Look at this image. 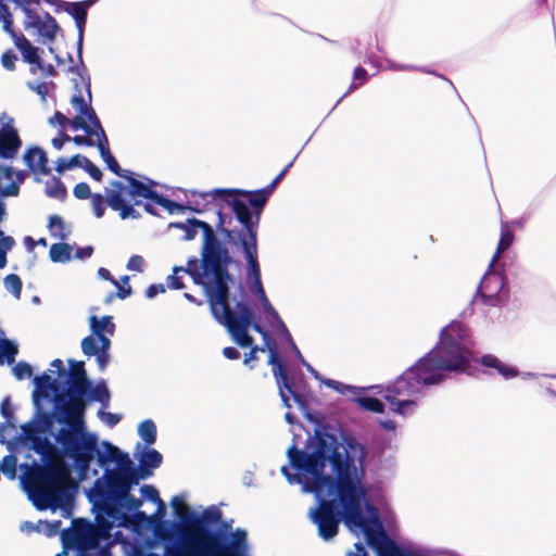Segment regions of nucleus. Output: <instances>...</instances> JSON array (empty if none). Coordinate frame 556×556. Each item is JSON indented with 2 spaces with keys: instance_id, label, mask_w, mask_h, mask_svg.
<instances>
[{
  "instance_id": "obj_1",
  "label": "nucleus",
  "mask_w": 556,
  "mask_h": 556,
  "mask_svg": "<svg viewBox=\"0 0 556 556\" xmlns=\"http://www.w3.org/2000/svg\"><path fill=\"white\" fill-rule=\"evenodd\" d=\"M55 419L61 428L54 433L60 452L73 463L79 481L89 479L90 464L94 457L103 475L96 479L88 491V497L99 510L98 519H105L106 530L125 525L127 518L122 511H135L142 501L130 494L140 479L150 477L162 464L163 456L150 445L137 443L134 453L139 471L129 455L108 441L99 445L98 434L88 430L85 420V405L76 401H60L55 406Z\"/></svg>"
},
{
  "instance_id": "obj_2",
  "label": "nucleus",
  "mask_w": 556,
  "mask_h": 556,
  "mask_svg": "<svg viewBox=\"0 0 556 556\" xmlns=\"http://www.w3.org/2000/svg\"><path fill=\"white\" fill-rule=\"evenodd\" d=\"M473 358V342L469 329L462 323L452 321L440 332L439 343L406 369L393 384L386 388L370 387L382 394L390 409L403 417L413 415L424 388L443 382L450 374H463Z\"/></svg>"
},
{
  "instance_id": "obj_3",
  "label": "nucleus",
  "mask_w": 556,
  "mask_h": 556,
  "mask_svg": "<svg viewBox=\"0 0 556 556\" xmlns=\"http://www.w3.org/2000/svg\"><path fill=\"white\" fill-rule=\"evenodd\" d=\"M184 275H189L195 285L203 287L212 315L227 328L232 341L239 346H249L252 339L247 334V329L251 324V309L245 304L247 295L242 286L239 285L237 292L230 296L229 283L232 278L228 266L218 264L208 269L202 260L191 257L186 267L173 268V274L166 278L167 287L173 290L185 288Z\"/></svg>"
},
{
  "instance_id": "obj_4",
  "label": "nucleus",
  "mask_w": 556,
  "mask_h": 556,
  "mask_svg": "<svg viewBox=\"0 0 556 556\" xmlns=\"http://www.w3.org/2000/svg\"><path fill=\"white\" fill-rule=\"evenodd\" d=\"M21 468V484L38 510H61L63 518L72 515L70 475L62 466H41L36 460L24 463Z\"/></svg>"
},
{
  "instance_id": "obj_5",
  "label": "nucleus",
  "mask_w": 556,
  "mask_h": 556,
  "mask_svg": "<svg viewBox=\"0 0 556 556\" xmlns=\"http://www.w3.org/2000/svg\"><path fill=\"white\" fill-rule=\"evenodd\" d=\"M187 206L182 205L186 210L195 213H202L210 210L213 205L219 206L218 211V230L227 238L232 239V230L229 229L231 217L224 213V207L227 206L236 215L237 220L244 228V232L253 227L249 217L247 201L238 195L236 189H213L210 191L188 190L186 191Z\"/></svg>"
},
{
  "instance_id": "obj_6",
  "label": "nucleus",
  "mask_w": 556,
  "mask_h": 556,
  "mask_svg": "<svg viewBox=\"0 0 556 556\" xmlns=\"http://www.w3.org/2000/svg\"><path fill=\"white\" fill-rule=\"evenodd\" d=\"M34 383L33 402L36 414L31 421L23 426V429L26 439L31 441L34 451L47 459L54 455V446L49 441L48 434L50 433L54 438V433L61 428V425L55 419V408L52 416L41 412L40 401L49 397V391L53 389L51 377L48 374H42L34 379ZM60 401L74 400L59 396L54 402V407ZM75 401L81 403L79 400Z\"/></svg>"
},
{
  "instance_id": "obj_7",
  "label": "nucleus",
  "mask_w": 556,
  "mask_h": 556,
  "mask_svg": "<svg viewBox=\"0 0 556 556\" xmlns=\"http://www.w3.org/2000/svg\"><path fill=\"white\" fill-rule=\"evenodd\" d=\"M247 334L252 339V343L248 346L251 351L244 355L243 363L249 365L252 361L256 359L258 351H268V364L273 367V375L279 390V395L287 408L292 407V403L298 404L301 408L304 407L303 401L292 390L288 382L285 368L279 359L275 342L269 338L267 331L258 323H253V314L251 313V324L247 329Z\"/></svg>"
},
{
  "instance_id": "obj_8",
  "label": "nucleus",
  "mask_w": 556,
  "mask_h": 556,
  "mask_svg": "<svg viewBox=\"0 0 556 556\" xmlns=\"http://www.w3.org/2000/svg\"><path fill=\"white\" fill-rule=\"evenodd\" d=\"M169 228H176L184 232V240H193L199 230L203 235L202 247V261L206 264L208 269L217 266L218 264L228 266L231 257L227 248L217 239L213 228L205 222L189 218L186 222L170 223Z\"/></svg>"
},
{
  "instance_id": "obj_9",
  "label": "nucleus",
  "mask_w": 556,
  "mask_h": 556,
  "mask_svg": "<svg viewBox=\"0 0 556 556\" xmlns=\"http://www.w3.org/2000/svg\"><path fill=\"white\" fill-rule=\"evenodd\" d=\"M90 102V91H88V100L81 93H75L72 97L71 104L76 115L71 121V128L81 129L86 135L72 137L71 141L77 146L99 147V143L105 141V132Z\"/></svg>"
},
{
  "instance_id": "obj_10",
  "label": "nucleus",
  "mask_w": 556,
  "mask_h": 556,
  "mask_svg": "<svg viewBox=\"0 0 556 556\" xmlns=\"http://www.w3.org/2000/svg\"><path fill=\"white\" fill-rule=\"evenodd\" d=\"M101 532L85 520H74L73 528L61 532L64 553L67 549H77L80 556H112L110 546L100 547Z\"/></svg>"
},
{
  "instance_id": "obj_11",
  "label": "nucleus",
  "mask_w": 556,
  "mask_h": 556,
  "mask_svg": "<svg viewBox=\"0 0 556 556\" xmlns=\"http://www.w3.org/2000/svg\"><path fill=\"white\" fill-rule=\"evenodd\" d=\"M253 227H250L247 232L239 235V240L242 244V250L248 263V276L251 281V291L255 293L260 302L267 300V295L262 285L261 270L257 261V240Z\"/></svg>"
},
{
  "instance_id": "obj_12",
  "label": "nucleus",
  "mask_w": 556,
  "mask_h": 556,
  "mask_svg": "<svg viewBox=\"0 0 556 556\" xmlns=\"http://www.w3.org/2000/svg\"><path fill=\"white\" fill-rule=\"evenodd\" d=\"M125 178L128 181L131 198L134 199V204L139 205L141 202L137 198H143L152 200L154 203L163 206L170 214L180 213L184 211L185 207L181 204L173 202L154 191L153 188L157 185L155 181L149 178L138 180L128 177L127 175Z\"/></svg>"
},
{
  "instance_id": "obj_13",
  "label": "nucleus",
  "mask_w": 556,
  "mask_h": 556,
  "mask_svg": "<svg viewBox=\"0 0 556 556\" xmlns=\"http://www.w3.org/2000/svg\"><path fill=\"white\" fill-rule=\"evenodd\" d=\"M105 200L108 205L119 213L122 219L140 217V214L134 208L131 192L129 186L114 180L105 188Z\"/></svg>"
},
{
  "instance_id": "obj_14",
  "label": "nucleus",
  "mask_w": 556,
  "mask_h": 556,
  "mask_svg": "<svg viewBox=\"0 0 556 556\" xmlns=\"http://www.w3.org/2000/svg\"><path fill=\"white\" fill-rule=\"evenodd\" d=\"M478 292L484 303L496 306L506 299L505 281L501 273L489 269L483 276Z\"/></svg>"
},
{
  "instance_id": "obj_15",
  "label": "nucleus",
  "mask_w": 556,
  "mask_h": 556,
  "mask_svg": "<svg viewBox=\"0 0 556 556\" xmlns=\"http://www.w3.org/2000/svg\"><path fill=\"white\" fill-rule=\"evenodd\" d=\"M186 556H216L218 545L214 536L199 531H190L182 542Z\"/></svg>"
},
{
  "instance_id": "obj_16",
  "label": "nucleus",
  "mask_w": 556,
  "mask_h": 556,
  "mask_svg": "<svg viewBox=\"0 0 556 556\" xmlns=\"http://www.w3.org/2000/svg\"><path fill=\"white\" fill-rule=\"evenodd\" d=\"M1 415L7 419L5 422H2L0 425V443L5 444L8 450L11 453L18 452V448L21 446L28 447L29 450L33 448V443L30 440L26 439V435L24 433V429L22 428V433L16 438L15 440H7V434H10L12 431L15 430V426L10 421V419L13 416V409L10 403V399L5 397L0 406Z\"/></svg>"
},
{
  "instance_id": "obj_17",
  "label": "nucleus",
  "mask_w": 556,
  "mask_h": 556,
  "mask_svg": "<svg viewBox=\"0 0 556 556\" xmlns=\"http://www.w3.org/2000/svg\"><path fill=\"white\" fill-rule=\"evenodd\" d=\"M0 21L2 22L3 30L12 37L16 48L21 51L24 61L29 64H35V62H38V49L34 47L24 36H17L14 33L12 28V14L10 13L8 7H2L1 4Z\"/></svg>"
},
{
  "instance_id": "obj_18",
  "label": "nucleus",
  "mask_w": 556,
  "mask_h": 556,
  "mask_svg": "<svg viewBox=\"0 0 556 556\" xmlns=\"http://www.w3.org/2000/svg\"><path fill=\"white\" fill-rule=\"evenodd\" d=\"M111 339L99 338L93 334L87 336L81 340V351L88 356H94L99 369L103 371L110 362Z\"/></svg>"
},
{
  "instance_id": "obj_19",
  "label": "nucleus",
  "mask_w": 556,
  "mask_h": 556,
  "mask_svg": "<svg viewBox=\"0 0 556 556\" xmlns=\"http://www.w3.org/2000/svg\"><path fill=\"white\" fill-rule=\"evenodd\" d=\"M25 177L26 174L23 170H16L9 166L0 167V195H16Z\"/></svg>"
},
{
  "instance_id": "obj_20",
  "label": "nucleus",
  "mask_w": 556,
  "mask_h": 556,
  "mask_svg": "<svg viewBox=\"0 0 556 556\" xmlns=\"http://www.w3.org/2000/svg\"><path fill=\"white\" fill-rule=\"evenodd\" d=\"M236 190L238 192V195L241 199H244L247 201L249 217H250L251 224L253 225V231L256 232L260 214L268 199L269 193L267 191H265L264 189H262L253 194L243 192L238 189H236Z\"/></svg>"
},
{
  "instance_id": "obj_21",
  "label": "nucleus",
  "mask_w": 556,
  "mask_h": 556,
  "mask_svg": "<svg viewBox=\"0 0 556 556\" xmlns=\"http://www.w3.org/2000/svg\"><path fill=\"white\" fill-rule=\"evenodd\" d=\"M261 306H262V311L264 314V318L267 321L268 326L277 333H281L282 336H285L286 339L292 345L293 351L295 353L300 354V351L298 350L296 345L294 344L289 330L287 329L285 323L280 318L277 311L274 308V306L271 305L269 300L267 299L264 302H262Z\"/></svg>"
},
{
  "instance_id": "obj_22",
  "label": "nucleus",
  "mask_w": 556,
  "mask_h": 556,
  "mask_svg": "<svg viewBox=\"0 0 556 556\" xmlns=\"http://www.w3.org/2000/svg\"><path fill=\"white\" fill-rule=\"evenodd\" d=\"M22 146L16 128L0 129V159H13Z\"/></svg>"
},
{
  "instance_id": "obj_23",
  "label": "nucleus",
  "mask_w": 556,
  "mask_h": 556,
  "mask_svg": "<svg viewBox=\"0 0 556 556\" xmlns=\"http://www.w3.org/2000/svg\"><path fill=\"white\" fill-rule=\"evenodd\" d=\"M25 164L36 175H49L51 168L48 165L47 153L39 147L29 148L23 155Z\"/></svg>"
},
{
  "instance_id": "obj_24",
  "label": "nucleus",
  "mask_w": 556,
  "mask_h": 556,
  "mask_svg": "<svg viewBox=\"0 0 556 556\" xmlns=\"http://www.w3.org/2000/svg\"><path fill=\"white\" fill-rule=\"evenodd\" d=\"M89 328L91 334L99 338H111L115 332V325L112 316L97 317L94 315L89 317Z\"/></svg>"
},
{
  "instance_id": "obj_25",
  "label": "nucleus",
  "mask_w": 556,
  "mask_h": 556,
  "mask_svg": "<svg viewBox=\"0 0 556 556\" xmlns=\"http://www.w3.org/2000/svg\"><path fill=\"white\" fill-rule=\"evenodd\" d=\"M481 364L486 368L495 369L504 379H513L519 375L517 368L502 362L491 354L483 355L481 357Z\"/></svg>"
},
{
  "instance_id": "obj_26",
  "label": "nucleus",
  "mask_w": 556,
  "mask_h": 556,
  "mask_svg": "<svg viewBox=\"0 0 556 556\" xmlns=\"http://www.w3.org/2000/svg\"><path fill=\"white\" fill-rule=\"evenodd\" d=\"M70 375L73 379V386L71 387V390L77 393H84L87 384L85 364L84 362L70 361Z\"/></svg>"
},
{
  "instance_id": "obj_27",
  "label": "nucleus",
  "mask_w": 556,
  "mask_h": 556,
  "mask_svg": "<svg viewBox=\"0 0 556 556\" xmlns=\"http://www.w3.org/2000/svg\"><path fill=\"white\" fill-rule=\"evenodd\" d=\"M66 11L74 17L78 28V43L79 48L83 42L84 28L86 25L87 9L85 3H68Z\"/></svg>"
},
{
  "instance_id": "obj_28",
  "label": "nucleus",
  "mask_w": 556,
  "mask_h": 556,
  "mask_svg": "<svg viewBox=\"0 0 556 556\" xmlns=\"http://www.w3.org/2000/svg\"><path fill=\"white\" fill-rule=\"evenodd\" d=\"M47 227L50 236L59 240L67 239L72 232L71 226L59 215H51Z\"/></svg>"
},
{
  "instance_id": "obj_29",
  "label": "nucleus",
  "mask_w": 556,
  "mask_h": 556,
  "mask_svg": "<svg viewBox=\"0 0 556 556\" xmlns=\"http://www.w3.org/2000/svg\"><path fill=\"white\" fill-rule=\"evenodd\" d=\"M222 513L215 506H210L204 509L201 515L195 513L190 514V519L188 522H191L195 526H201L204 523H217L220 520Z\"/></svg>"
},
{
  "instance_id": "obj_30",
  "label": "nucleus",
  "mask_w": 556,
  "mask_h": 556,
  "mask_svg": "<svg viewBox=\"0 0 556 556\" xmlns=\"http://www.w3.org/2000/svg\"><path fill=\"white\" fill-rule=\"evenodd\" d=\"M98 149H99L100 155H101L103 162L106 164L108 168L110 170H112L114 174H116L117 176L126 177V173H128V172L122 170L118 163L116 162L115 157L111 154V152L109 150V141H108L106 137H105L104 142L99 143Z\"/></svg>"
},
{
  "instance_id": "obj_31",
  "label": "nucleus",
  "mask_w": 556,
  "mask_h": 556,
  "mask_svg": "<svg viewBox=\"0 0 556 556\" xmlns=\"http://www.w3.org/2000/svg\"><path fill=\"white\" fill-rule=\"evenodd\" d=\"M17 344L14 341L4 338V333L0 334V364H12L17 354Z\"/></svg>"
},
{
  "instance_id": "obj_32",
  "label": "nucleus",
  "mask_w": 556,
  "mask_h": 556,
  "mask_svg": "<svg viewBox=\"0 0 556 556\" xmlns=\"http://www.w3.org/2000/svg\"><path fill=\"white\" fill-rule=\"evenodd\" d=\"M72 247L67 243H54L51 245L49 255L53 263H67L72 258Z\"/></svg>"
},
{
  "instance_id": "obj_33",
  "label": "nucleus",
  "mask_w": 556,
  "mask_h": 556,
  "mask_svg": "<svg viewBox=\"0 0 556 556\" xmlns=\"http://www.w3.org/2000/svg\"><path fill=\"white\" fill-rule=\"evenodd\" d=\"M35 29L41 37L52 40L58 31V25L55 20L46 13Z\"/></svg>"
},
{
  "instance_id": "obj_34",
  "label": "nucleus",
  "mask_w": 556,
  "mask_h": 556,
  "mask_svg": "<svg viewBox=\"0 0 556 556\" xmlns=\"http://www.w3.org/2000/svg\"><path fill=\"white\" fill-rule=\"evenodd\" d=\"M366 62L371 64L377 71L391 70V71H412L417 70L413 65L399 64L390 60H386V64L379 60V58L370 54L366 58Z\"/></svg>"
},
{
  "instance_id": "obj_35",
  "label": "nucleus",
  "mask_w": 556,
  "mask_h": 556,
  "mask_svg": "<svg viewBox=\"0 0 556 556\" xmlns=\"http://www.w3.org/2000/svg\"><path fill=\"white\" fill-rule=\"evenodd\" d=\"M513 241H514V233L506 226H502L501 238H500V241L497 244V250L492 257L490 267L494 266V264L500 258L501 254L511 245Z\"/></svg>"
},
{
  "instance_id": "obj_36",
  "label": "nucleus",
  "mask_w": 556,
  "mask_h": 556,
  "mask_svg": "<svg viewBox=\"0 0 556 556\" xmlns=\"http://www.w3.org/2000/svg\"><path fill=\"white\" fill-rule=\"evenodd\" d=\"M138 434L144 442L143 445H152L156 440V426L151 419H146L138 426Z\"/></svg>"
},
{
  "instance_id": "obj_37",
  "label": "nucleus",
  "mask_w": 556,
  "mask_h": 556,
  "mask_svg": "<svg viewBox=\"0 0 556 556\" xmlns=\"http://www.w3.org/2000/svg\"><path fill=\"white\" fill-rule=\"evenodd\" d=\"M85 156L80 154L73 155L72 157H59L55 162V170L59 174L64 173L65 170L73 169L75 167H81L83 166V160Z\"/></svg>"
},
{
  "instance_id": "obj_38",
  "label": "nucleus",
  "mask_w": 556,
  "mask_h": 556,
  "mask_svg": "<svg viewBox=\"0 0 556 556\" xmlns=\"http://www.w3.org/2000/svg\"><path fill=\"white\" fill-rule=\"evenodd\" d=\"M141 495L144 500L157 504V515L162 516L165 511V504L160 498L159 491L153 485H143L140 489Z\"/></svg>"
},
{
  "instance_id": "obj_39",
  "label": "nucleus",
  "mask_w": 556,
  "mask_h": 556,
  "mask_svg": "<svg viewBox=\"0 0 556 556\" xmlns=\"http://www.w3.org/2000/svg\"><path fill=\"white\" fill-rule=\"evenodd\" d=\"M90 397L93 401L101 403L102 408H106L110 403V391L104 382L96 384L90 390Z\"/></svg>"
},
{
  "instance_id": "obj_40",
  "label": "nucleus",
  "mask_w": 556,
  "mask_h": 556,
  "mask_svg": "<svg viewBox=\"0 0 556 556\" xmlns=\"http://www.w3.org/2000/svg\"><path fill=\"white\" fill-rule=\"evenodd\" d=\"M46 193L50 198L63 199L66 194V189L59 178L52 177L46 182Z\"/></svg>"
},
{
  "instance_id": "obj_41",
  "label": "nucleus",
  "mask_w": 556,
  "mask_h": 556,
  "mask_svg": "<svg viewBox=\"0 0 556 556\" xmlns=\"http://www.w3.org/2000/svg\"><path fill=\"white\" fill-rule=\"evenodd\" d=\"M320 382L323 384L327 386L328 388L336 390L337 392H339L341 394H345L346 392H350L352 395H357L361 392V389H358V388L348 386V384L341 383V382H339L337 380H332V379L323 378V380Z\"/></svg>"
},
{
  "instance_id": "obj_42",
  "label": "nucleus",
  "mask_w": 556,
  "mask_h": 556,
  "mask_svg": "<svg viewBox=\"0 0 556 556\" xmlns=\"http://www.w3.org/2000/svg\"><path fill=\"white\" fill-rule=\"evenodd\" d=\"M4 287L15 299H20L22 291V281L15 274H10L4 278Z\"/></svg>"
},
{
  "instance_id": "obj_43",
  "label": "nucleus",
  "mask_w": 556,
  "mask_h": 556,
  "mask_svg": "<svg viewBox=\"0 0 556 556\" xmlns=\"http://www.w3.org/2000/svg\"><path fill=\"white\" fill-rule=\"evenodd\" d=\"M16 466L17 458L14 455H7L3 457L2 466L0 467L3 475L10 479L14 480L16 478Z\"/></svg>"
},
{
  "instance_id": "obj_44",
  "label": "nucleus",
  "mask_w": 556,
  "mask_h": 556,
  "mask_svg": "<svg viewBox=\"0 0 556 556\" xmlns=\"http://www.w3.org/2000/svg\"><path fill=\"white\" fill-rule=\"evenodd\" d=\"M357 404L363 407L366 410L374 412V413H381L383 412V404L370 396H363L356 399Z\"/></svg>"
},
{
  "instance_id": "obj_45",
  "label": "nucleus",
  "mask_w": 556,
  "mask_h": 556,
  "mask_svg": "<svg viewBox=\"0 0 556 556\" xmlns=\"http://www.w3.org/2000/svg\"><path fill=\"white\" fill-rule=\"evenodd\" d=\"M172 506L176 510L177 515L184 519L185 521H189L190 519V511L188 505L185 503L184 498L181 496H174L172 498Z\"/></svg>"
},
{
  "instance_id": "obj_46",
  "label": "nucleus",
  "mask_w": 556,
  "mask_h": 556,
  "mask_svg": "<svg viewBox=\"0 0 556 556\" xmlns=\"http://www.w3.org/2000/svg\"><path fill=\"white\" fill-rule=\"evenodd\" d=\"M245 539L247 533L244 530L237 529L231 534V541L229 543L228 549L233 552H239L241 548L245 547Z\"/></svg>"
},
{
  "instance_id": "obj_47",
  "label": "nucleus",
  "mask_w": 556,
  "mask_h": 556,
  "mask_svg": "<svg viewBox=\"0 0 556 556\" xmlns=\"http://www.w3.org/2000/svg\"><path fill=\"white\" fill-rule=\"evenodd\" d=\"M38 528H40V533L46 534L47 536H54L59 533L61 528V521H38Z\"/></svg>"
},
{
  "instance_id": "obj_48",
  "label": "nucleus",
  "mask_w": 556,
  "mask_h": 556,
  "mask_svg": "<svg viewBox=\"0 0 556 556\" xmlns=\"http://www.w3.org/2000/svg\"><path fill=\"white\" fill-rule=\"evenodd\" d=\"M14 247V240L12 237H2L0 239V269L7 265V254Z\"/></svg>"
},
{
  "instance_id": "obj_49",
  "label": "nucleus",
  "mask_w": 556,
  "mask_h": 556,
  "mask_svg": "<svg viewBox=\"0 0 556 556\" xmlns=\"http://www.w3.org/2000/svg\"><path fill=\"white\" fill-rule=\"evenodd\" d=\"M12 371L16 379L23 380L25 378H29L33 375V368L29 364L25 362H20L15 364L12 368Z\"/></svg>"
},
{
  "instance_id": "obj_50",
  "label": "nucleus",
  "mask_w": 556,
  "mask_h": 556,
  "mask_svg": "<svg viewBox=\"0 0 556 556\" xmlns=\"http://www.w3.org/2000/svg\"><path fill=\"white\" fill-rule=\"evenodd\" d=\"M91 206L97 218H101L104 215V198L101 193H93L91 195Z\"/></svg>"
},
{
  "instance_id": "obj_51",
  "label": "nucleus",
  "mask_w": 556,
  "mask_h": 556,
  "mask_svg": "<svg viewBox=\"0 0 556 556\" xmlns=\"http://www.w3.org/2000/svg\"><path fill=\"white\" fill-rule=\"evenodd\" d=\"M71 121L61 112H55L53 116L49 118V124L52 126H60L61 130L65 132L66 126L71 127Z\"/></svg>"
},
{
  "instance_id": "obj_52",
  "label": "nucleus",
  "mask_w": 556,
  "mask_h": 556,
  "mask_svg": "<svg viewBox=\"0 0 556 556\" xmlns=\"http://www.w3.org/2000/svg\"><path fill=\"white\" fill-rule=\"evenodd\" d=\"M84 168L94 180L100 181L102 178V172L89 159L85 156L83 160Z\"/></svg>"
},
{
  "instance_id": "obj_53",
  "label": "nucleus",
  "mask_w": 556,
  "mask_h": 556,
  "mask_svg": "<svg viewBox=\"0 0 556 556\" xmlns=\"http://www.w3.org/2000/svg\"><path fill=\"white\" fill-rule=\"evenodd\" d=\"M98 417L111 428L117 425L122 419L121 415L104 412L103 409L98 412Z\"/></svg>"
},
{
  "instance_id": "obj_54",
  "label": "nucleus",
  "mask_w": 556,
  "mask_h": 556,
  "mask_svg": "<svg viewBox=\"0 0 556 556\" xmlns=\"http://www.w3.org/2000/svg\"><path fill=\"white\" fill-rule=\"evenodd\" d=\"M25 14L24 25L26 29L36 28L42 16L35 13L31 9L23 11Z\"/></svg>"
},
{
  "instance_id": "obj_55",
  "label": "nucleus",
  "mask_w": 556,
  "mask_h": 556,
  "mask_svg": "<svg viewBox=\"0 0 556 556\" xmlns=\"http://www.w3.org/2000/svg\"><path fill=\"white\" fill-rule=\"evenodd\" d=\"M144 268V260L140 255H132L127 263V269L130 271L142 273Z\"/></svg>"
},
{
  "instance_id": "obj_56",
  "label": "nucleus",
  "mask_w": 556,
  "mask_h": 556,
  "mask_svg": "<svg viewBox=\"0 0 556 556\" xmlns=\"http://www.w3.org/2000/svg\"><path fill=\"white\" fill-rule=\"evenodd\" d=\"M73 193L77 199H80V200L91 198V195H92L90 188L86 182L77 184L73 190Z\"/></svg>"
},
{
  "instance_id": "obj_57",
  "label": "nucleus",
  "mask_w": 556,
  "mask_h": 556,
  "mask_svg": "<svg viewBox=\"0 0 556 556\" xmlns=\"http://www.w3.org/2000/svg\"><path fill=\"white\" fill-rule=\"evenodd\" d=\"M354 80H361L359 84L352 83L350 90L358 88L367 79V72L363 67H356L353 74Z\"/></svg>"
},
{
  "instance_id": "obj_58",
  "label": "nucleus",
  "mask_w": 556,
  "mask_h": 556,
  "mask_svg": "<svg viewBox=\"0 0 556 556\" xmlns=\"http://www.w3.org/2000/svg\"><path fill=\"white\" fill-rule=\"evenodd\" d=\"M71 140V136L66 135L64 131H60L59 136L51 140V143L55 150H61L65 142H70Z\"/></svg>"
},
{
  "instance_id": "obj_59",
  "label": "nucleus",
  "mask_w": 556,
  "mask_h": 556,
  "mask_svg": "<svg viewBox=\"0 0 556 556\" xmlns=\"http://www.w3.org/2000/svg\"><path fill=\"white\" fill-rule=\"evenodd\" d=\"M16 60H17V56L13 52L8 51V52L2 54L1 63H2L4 68L11 71V70L14 68V63H15Z\"/></svg>"
},
{
  "instance_id": "obj_60",
  "label": "nucleus",
  "mask_w": 556,
  "mask_h": 556,
  "mask_svg": "<svg viewBox=\"0 0 556 556\" xmlns=\"http://www.w3.org/2000/svg\"><path fill=\"white\" fill-rule=\"evenodd\" d=\"M113 286L117 289L116 298H118L121 300L127 299L128 296H130V294L132 292L130 286H123L118 280H117V285H113Z\"/></svg>"
},
{
  "instance_id": "obj_61",
  "label": "nucleus",
  "mask_w": 556,
  "mask_h": 556,
  "mask_svg": "<svg viewBox=\"0 0 556 556\" xmlns=\"http://www.w3.org/2000/svg\"><path fill=\"white\" fill-rule=\"evenodd\" d=\"M164 292H165V286L164 285H162V283L151 285L146 290V296L148 299H153L157 294L164 293Z\"/></svg>"
},
{
  "instance_id": "obj_62",
  "label": "nucleus",
  "mask_w": 556,
  "mask_h": 556,
  "mask_svg": "<svg viewBox=\"0 0 556 556\" xmlns=\"http://www.w3.org/2000/svg\"><path fill=\"white\" fill-rule=\"evenodd\" d=\"M30 88L36 91L42 100L46 99V96L49 91V85L47 83H38V84H35V85H29Z\"/></svg>"
},
{
  "instance_id": "obj_63",
  "label": "nucleus",
  "mask_w": 556,
  "mask_h": 556,
  "mask_svg": "<svg viewBox=\"0 0 556 556\" xmlns=\"http://www.w3.org/2000/svg\"><path fill=\"white\" fill-rule=\"evenodd\" d=\"M93 253L92 247L79 248L76 250L75 257L79 260L89 258Z\"/></svg>"
},
{
  "instance_id": "obj_64",
  "label": "nucleus",
  "mask_w": 556,
  "mask_h": 556,
  "mask_svg": "<svg viewBox=\"0 0 556 556\" xmlns=\"http://www.w3.org/2000/svg\"><path fill=\"white\" fill-rule=\"evenodd\" d=\"M354 547H355V551L349 552L346 556H368L363 543L358 542L354 545Z\"/></svg>"
}]
</instances>
